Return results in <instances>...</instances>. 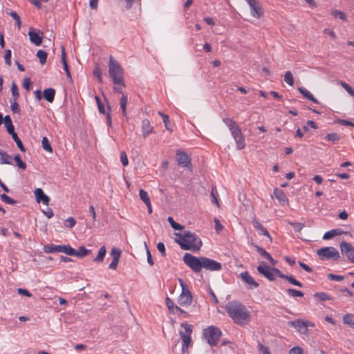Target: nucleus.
Returning a JSON list of instances; mask_svg holds the SVG:
<instances>
[{
    "label": "nucleus",
    "mask_w": 354,
    "mask_h": 354,
    "mask_svg": "<svg viewBox=\"0 0 354 354\" xmlns=\"http://www.w3.org/2000/svg\"><path fill=\"white\" fill-rule=\"evenodd\" d=\"M203 268L209 271H219L222 269V265L221 263L211 259L207 257H203Z\"/></svg>",
    "instance_id": "nucleus-11"
},
{
    "label": "nucleus",
    "mask_w": 354,
    "mask_h": 354,
    "mask_svg": "<svg viewBox=\"0 0 354 354\" xmlns=\"http://www.w3.org/2000/svg\"><path fill=\"white\" fill-rule=\"evenodd\" d=\"M158 250L161 253L163 257L166 256V250L163 243L160 242L157 245Z\"/></svg>",
    "instance_id": "nucleus-64"
},
{
    "label": "nucleus",
    "mask_w": 354,
    "mask_h": 354,
    "mask_svg": "<svg viewBox=\"0 0 354 354\" xmlns=\"http://www.w3.org/2000/svg\"><path fill=\"white\" fill-rule=\"evenodd\" d=\"M223 122L229 128L233 138H236L242 134L240 127L234 120L231 118H225Z\"/></svg>",
    "instance_id": "nucleus-12"
},
{
    "label": "nucleus",
    "mask_w": 354,
    "mask_h": 354,
    "mask_svg": "<svg viewBox=\"0 0 354 354\" xmlns=\"http://www.w3.org/2000/svg\"><path fill=\"white\" fill-rule=\"evenodd\" d=\"M167 221L174 230H183L184 227L183 225H181L180 224L175 222V221L174 220V218L171 216H169L167 218Z\"/></svg>",
    "instance_id": "nucleus-40"
},
{
    "label": "nucleus",
    "mask_w": 354,
    "mask_h": 354,
    "mask_svg": "<svg viewBox=\"0 0 354 354\" xmlns=\"http://www.w3.org/2000/svg\"><path fill=\"white\" fill-rule=\"evenodd\" d=\"M255 249L263 257L269 261L272 265L276 264V261H274V259L268 252H266V250L264 248L258 245H255Z\"/></svg>",
    "instance_id": "nucleus-25"
},
{
    "label": "nucleus",
    "mask_w": 354,
    "mask_h": 354,
    "mask_svg": "<svg viewBox=\"0 0 354 354\" xmlns=\"http://www.w3.org/2000/svg\"><path fill=\"white\" fill-rule=\"evenodd\" d=\"M343 322L354 328V315L352 314H346L343 317Z\"/></svg>",
    "instance_id": "nucleus-33"
},
{
    "label": "nucleus",
    "mask_w": 354,
    "mask_h": 354,
    "mask_svg": "<svg viewBox=\"0 0 354 354\" xmlns=\"http://www.w3.org/2000/svg\"><path fill=\"white\" fill-rule=\"evenodd\" d=\"M139 196L140 199L145 203H148L150 202V199L147 192L143 189H140L139 192Z\"/></svg>",
    "instance_id": "nucleus-48"
},
{
    "label": "nucleus",
    "mask_w": 354,
    "mask_h": 354,
    "mask_svg": "<svg viewBox=\"0 0 354 354\" xmlns=\"http://www.w3.org/2000/svg\"><path fill=\"white\" fill-rule=\"evenodd\" d=\"M41 145L43 149L48 152L53 151V148L50 146L48 139L46 137H44L41 140Z\"/></svg>",
    "instance_id": "nucleus-42"
},
{
    "label": "nucleus",
    "mask_w": 354,
    "mask_h": 354,
    "mask_svg": "<svg viewBox=\"0 0 354 354\" xmlns=\"http://www.w3.org/2000/svg\"><path fill=\"white\" fill-rule=\"evenodd\" d=\"M44 250L46 253L63 252L69 256H71V253H73L72 248L69 245H46Z\"/></svg>",
    "instance_id": "nucleus-8"
},
{
    "label": "nucleus",
    "mask_w": 354,
    "mask_h": 354,
    "mask_svg": "<svg viewBox=\"0 0 354 354\" xmlns=\"http://www.w3.org/2000/svg\"><path fill=\"white\" fill-rule=\"evenodd\" d=\"M303 348L300 346H294L289 351V354H302Z\"/></svg>",
    "instance_id": "nucleus-63"
},
{
    "label": "nucleus",
    "mask_w": 354,
    "mask_h": 354,
    "mask_svg": "<svg viewBox=\"0 0 354 354\" xmlns=\"http://www.w3.org/2000/svg\"><path fill=\"white\" fill-rule=\"evenodd\" d=\"M339 248L342 254L346 256L348 261L354 263V246L350 243L342 241Z\"/></svg>",
    "instance_id": "nucleus-9"
},
{
    "label": "nucleus",
    "mask_w": 354,
    "mask_h": 354,
    "mask_svg": "<svg viewBox=\"0 0 354 354\" xmlns=\"http://www.w3.org/2000/svg\"><path fill=\"white\" fill-rule=\"evenodd\" d=\"M0 164H12V157L1 149H0Z\"/></svg>",
    "instance_id": "nucleus-30"
},
{
    "label": "nucleus",
    "mask_w": 354,
    "mask_h": 354,
    "mask_svg": "<svg viewBox=\"0 0 354 354\" xmlns=\"http://www.w3.org/2000/svg\"><path fill=\"white\" fill-rule=\"evenodd\" d=\"M203 257H196L189 253H185L183 260L194 272L198 273L202 270Z\"/></svg>",
    "instance_id": "nucleus-5"
},
{
    "label": "nucleus",
    "mask_w": 354,
    "mask_h": 354,
    "mask_svg": "<svg viewBox=\"0 0 354 354\" xmlns=\"http://www.w3.org/2000/svg\"><path fill=\"white\" fill-rule=\"evenodd\" d=\"M10 109L14 113H19L20 112L19 105L15 100L11 102Z\"/></svg>",
    "instance_id": "nucleus-58"
},
{
    "label": "nucleus",
    "mask_w": 354,
    "mask_h": 354,
    "mask_svg": "<svg viewBox=\"0 0 354 354\" xmlns=\"http://www.w3.org/2000/svg\"><path fill=\"white\" fill-rule=\"evenodd\" d=\"M127 96L125 95H122L120 99V108L122 109V114L123 116L127 115Z\"/></svg>",
    "instance_id": "nucleus-36"
},
{
    "label": "nucleus",
    "mask_w": 354,
    "mask_h": 354,
    "mask_svg": "<svg viewBox=\"0 0 354 354\" xmlns=\"http://www.w3.org/2000/svg\"><path fill=\"white\" fill-rule=\"evenodd\" d=\"M178 303L183 306H190L192 303V295L189 289L183 290L178 297Z\"/></svg>",
    "instance_id": "nucleus-13"
},
{
    "label": "nucleus",
    "mask_w": 354,
    "mask_h": 354,
    "mask_svg": "<svg viewBox=\"0 0 354 354\" xmlns=\"http://www.w3.org/2000/svg\"><path fill=\"white\" fill-rule=\"evenodd\" d=\"M3 122L4 124L6 127L7 131L9 134H12L13 133H15V127L12 124L11 118L10 115H7L3 118Z\"/></svg>",
    "instance_id": "nucleus-29"
},
{
    "label": "nucleus",
    "mask_w": 354,
    "mask_h": 354,
    "mask_svg": "<svg viewBox=\"0 0 354 354\" xmlns=\"http://www.w3.org/2000/svg\"><path fill=\"white\" fill-rule=\"evenodd\" d=\"M181 327L184 328L185 330V334H189L191 335V333H192V326L187 324V323H182Z\"/></svg>",
    "instance_id": "nucleus-61"
},
{
    "label": "nucleus",
    "mask_w": 354,
    "mask_h": 354,
    "mask_svg": "<svg viewBox=\"0 0 354 354\" xmlns=\"http://www.w3.org/2000/svg\"><path fill=\"white\" fill-rule=\"evenodd\" d=\"M274 195L275 198L282 203L288 202V198L286 197L283 191L279 188H275L274 189Z\"/></svg>",
    "instance_id": "nucleus-27"
},
{
    "label": "nucleus",
    "mask_w": 354,
    "mask_h": 354,
    "mask_svg": "<svg viewBox=\"0 0 354 354\" xmlns=\"http://www.w3.org/2000/svg\"><path fill=\"white\" fill-rule=\"evenodd\" d=\"M62 62L63 64L64 70L65 71L67 77L68 78L71 79V73H70V71H69V68H68V64L66 62V53H65V50H64V48H62Z\"/></svg>",
    "instance_id": "nucleus-31"
},
{
    "label": "nucleus",
    "mask_w": 354,
    "mask_h": 354,
    "mask_svg": "<svg viewBox=\"0 0 354 354\" xmlns=\"http://www.w3.org/2000/svg\"><path fill=\"white\" fill-rule=\"evenodd\" d=\"M76 224V221L73 217L68 218L64 223L66 227L72 228Z\"/></svg>",
    "instance_id": "nucleus-57"
},
{
    "label": "nucleus",
    "mask_w": 354,
    "mask_h": 354,
    "mask_svg": "<svg viewBox=\"0 0 354 354\" xmlns=\"http://www.w3.org/2000/svg\"><path fill=\"white\" fill-rule=\"evenodd\" d=\"M327 278L329 279V280H333V281H342L344 279V277L342 276V275H336V274H328L327 275Z\"/></svg>",
    "instance_id": "nucleus-62"
},
{
    "label": "nucleus",
    "mask_w": 354,
    "mask_h": 354,
    "mask_svg": "<svg viewBox=\"0 0 354 354\" xmlns=\"http://www.w3.org/2000/svg\"><path fill=\"white\" fill-rule=\"evenodd\" d=\"M165 302L170 313L175 314V306L172 299L167 297L165 299Z\"/></svg>",
    "instance_id": "nucleus-51"
},
{
    "label": "nucleus",
    "mask_w": 354,
    "mask_h": 354,
    "mask_svg": "<svg viewBox=\"0 0 354 354\" xmlns=\"http://www.w3.org/2000/svg\"><path fill=\"white\" fill-rule=\"evenodd\" d=\"M286 292L288 295V296H290L291 297H304L303 292H301L300 290H297L296 289H293V288L287 289Z\"/></svg>",
    "instance_id": "nucleus-34"
},
{
    "label": "nucleus",
    "mask_w": 354,
    "mask_h": 354,
    "mask_svg": "<svg viewBox=\"0 0 354 354\" xmlns=\"http://www.w3.org/2000/svg\"><path fill=\"white\" fill-rule=\"evenodd\" d=\"M314 297L319 299L321 301H327L332 299V298L327 293L324 292H316L314 295Z\"/></svg>",
    "instance_id": "nucleus-46"
},
{
    "label": "nucleus",
    "mask_w": 354,
    "mask_h": 354,
    "mask_svg": "<svg viewBox=\"0 0 354 354\" xmlns=\"http://www.w3.org/2000/svg\"><path fill=\"white\" fill-rule=\"evenodd\" d=\"M179 334L183 342L180 354H187L188 347L192 342L191 335H189V334H185L183 331H180Z\"/></svg>",
    "instance_id": "nucleus-16"
},
{
    "label": "nucleus",
    "mask_w": 354,
    "mask_h": 354,
    "mask_svg": "<svg viewBox=\"0 0 354 354\" xmlns=\"http://www.w3.org/2000/svg\"><path fill=\"white\" fill-rule=\"evenodd\" d=\"M43 95L47 102L52 103L55 99V90L53 88H46L43 92Z\"/></svg>",
    "instance_id": "nucleus-26"
},
{
    "label": "nucleus",
    "mask_w": 354,
    "mask_h": 354,
    "mask_svg": "<svg viewBox=\"0 0 354 354\" xmlns=\"http://www.w3.org/2000/svg\"><path fill=\"white\" fill-rule=\"evenodd\" d=\"M11 50L10 49H7L4 55V59L6 64L9 66L11 65Z\"/></svg>",
    "instance_id": "nucleus-55"
},
{
    "label": "nucleus",
    "mask_w": 354,
    "mask_h": 354,
    "mask_svg": "<svg viewBox=\"0 0 354 354\" xmlns=\"http://www.w3.org/2000/svg\"><path fill=\"white\" fill-rule=\"evenodd\" d=\"M176 235L179 237L176 242L183 250L197 252L202 247L203 243L195 233L185 231L183 234L176 233Z\"/></svg>",
    "instance_id": "nucleus-2"
},
{
    "label": "nucleus",
    "mask_w": 354,
    "mask_h": 354,
    "mask_svg": "<svg viewBox=\"0 0 354 354\" xmlns=\"http://www.w3.org/2000/svg\"><path fill=\"white\" fill-rule=\"evenodd\" d=\"M298 91L307 100L314 103H318V100L306 88L304 87H300L298 88Z\"/></svg>",
    "instance_id": "nucleus-28"
},
{
    "label": "nucleus",
    "mask_w": 354,
    "mask_h": 354,
    "mask_svg": "<svg viewBox=\"0 0 354 354\" xmlns=\"http://www.w3.org/2000/svg\"><path fill=\"white\" fill-rule=\"evenodd\" d=\"M226 312L234 322L239 326L248 324L251 319L250 311L239 301H229L225 306Z\"/></svg>",
    "instance_id": "nucleus-1"
},
{
    "label": "nucleus",
    "mask_w": 354,
    "mask_h": 354,
    "mask_svg": "<svg viewBox=\"0 0 354 354\" xmlns=\"http://www.w3.org/2000/svg\"><path fill=\"white\" fill-rule=\"evenodd\" d=\"M105 255H106V248H105V246H102L99 250L97 255L94 259V261L96 262H102V261H103Z\"/></svg>",
    "instance_id": "nucleus-38"
},
{
    "label": "nucleus",
    "mask_w": 354,
    "mask_h": 354,
    "mask_svg": "<svg viewBox=\"0 0 354 354\" xmlns=\"http://www.w3.org/2000/svg\"><path fill=\"white\" fill-rule=\"evenodd\" d=\"M332 14L335 17L339 18L343 21H346L347 19L346 14L340 10H334Z\"/></svg>",
    "instance_id": "nucleus-52"
},
{
    "label": "nucleus",
    "mask_w": 354,
    "mask_h": 354,
    "mask_svg": "<svg viewBox=\"0 0 354 354\" xmlns=\"http://www.w3.org/2000/svg\"><path fill=\"white\" fill-rule=\"evenodd\" d=\"M73 253H71V256H76L79 258H83L88 255L91 250L86 249L84 246H81L78 248V250H75L72 248Z\"/></svg>",
    "instance_id": "nucleus-22"
},
{
    "label": "nucleus",
    "mask_w": 354,
    "mask_h": 354,
    "mask_svg": "<svg viewBox=\"0 0 354 354\" xmlns=\"http://www.w3.org/2000/svg\"><path fill=\"white\" fill-rule=\"evenodd\" d=\"M257 271L264 276L266 278H267L269 281H274L275 280V272L274 270L277 269V268L272 267L270 268L267 265H259L257 268Z\"/></svg>",
    "instance_id": "nucleus-10"
},
{
    "label": "nucleus",
    "mask_w": 354,
    "mask_h": 354,
    "mask_svg": "<svg viewBox=\"0 0 354 354\" xmlns=\"http://www.w3.org/2000/svg\"><path fill=\"white\" fill-rule=\"evenodd\" d=\"M339 84L351 95L354 97V89L346 82L341 81Z\"/></svg>",
    "instance_id": "nucleus-50"
},
{
    "label": "nucleus",
    "mask_w": 354,
    "mask_h": 354,
    "mask_svg": "<svg viewBox=\"0 0 354 354\" xmlns=\"http://www.w3.org/2000/svg\"><path fill=\"white\" fill-rule=\"evenodd\" d=\"M153 128L151 127L150 122L147 119H145L142 122V136L146 138L150 133L153 132Z\"/></svg>",
    "instance_id": "nucleus-21"
},
{
    "label": "nucleus",
    "mask_w": 354,
    "mask_h": 354,
    "mask_svg": "<svg viewBox=\"0 0 354 354\" xmlns=\"http://www.w3.org/2000/svg\"><path fill=\"white\" fill-rule=\"evenodd\" d=\"M1 199L6 203L9 205H15L17 203V201L13 198L9 197L6 194H2L1 195Z\"/></svg>",
    "instance_id": "nucleus-49"
},
{
    "label": "nucleus",
    "mask_w": 354,
    "mask_h": 354,
    "mask_svg": "<svg viewBox=\"0 0 354 354\" xmlns=\"http://www.w3.org/2000/svg\"><path fill=\"white\" fill-rule=\"evenodd\" d=\"M252 225H253V227L257 230H258V232L260 234L268 236L270 239H271L270 235L269 232H268V230L266 229V227H264L262 225V224L259 221H258L257 220H254L252 222Z\"/></svg>",
    "instance_id": "nucleus-23"
},
{
    "label": "nucleus",
    "mask_w": 354,
    "mask_h": 354,
    "mask_svg": "<svg viewBox=\"0 0 354 354\" xmlns=\"http://www.w3.org/2000/svg\"><path fill=\"white\" fill-rule=\"evenodd\" d=\"M28 36L31 43L35 46H40L42 43L43 32L40 30L36 31L31 28L28 32Z\"/></svg>",
    "instance_id": "nucleus-14"
},
{
    "label": "nucleus",
    "mask_w": 354,
    "mask_h": 354,
    "mask_svg": "<svg viewBox=\"0 0 354 354\" xmlns=\"http://www.w3.org/2000/svg\"><path fill=\"white\" fill-rule=\"evenodd\" d=\"M289 224L293 227L297 232H300L304 227V224L301 223L289 222Z\"/></svg>",
    "instance_id": "nucleus-54"
},
{
    "label": "nucleus",
    "mask_w": 354,
    "mask_h": 354,
    "mask_svg": "<svg viewBox=\"0 0 354 354\" xmlns=\"http://www.w3.org/2000/svg\"><path fill=\"white\" fill-rule=\"evenodd\" d=\"M289 326L293 327L301 334L308 335V326H314V324L309 321L302 319H297L295 321H290L288 322Z\"/></svg>",
    "instance_id": "nucleus-7"
},
{
    "label": "nucleus",
    "mask_w": 354,
    "mask_h": 354,
    "mask_svg": "<svg viewBox=\"0 0 354 354\" xmlns=\"http://www.w3.org/2000/svg\"><path fill=\"white\" fill-rule=\"evenodd\" d=\"M325 139L328 141H331L333 142H335L339 141L340 139V137L336 133H328L326 136Z\"/></svg>",
    "instance_id": "nucleus-45"
},
{
    "label": "nucleus",
    "mask_w": 354,
    "mask_h": 354,
    "mask_svg": "<svg viewBox=\"0 0 354 354\" xmlns=\"http://www.w3.org/2000/svg\"><path fill=\"white\" fill-rule=\"evenodd\" d=\"M317 255L321 260H337L340 256L337 250L333 247H325L317 250Z\"/></svg>",
    "instance_id": "nucleus-6"
},
{
    "label": "nucleus",
    "mask_w": 354,
    "mask_h": 354,
    "mask_svg": "<svg viewBox=\"0 0 354 354\" xmlns=\"http://www.w3.org/2000/svg\"><path fill=\"white\" fill-rule=\"evenodd\" d=\"M346 233V232H344L342 230L339 228L333 229L326 232L323 236V239L328 240L335 237V236L341 235Z\"/></svg>",
    "instance_id": "nucleus-24"
},
{
    "label": "nucleus",
    "mask_w": 354,
    "mask_h": 354,
    "mask_svg": "<svg viewBox=\"0 0 354 354\" xmlns=\"http://www.w3.org/2000/svg\"><path fill=\"white\" fill-rule=\"evenodd\" d=\"M240 277L245 283L249 285L250 289L256 288L259 286V284L247 271L241 272L240 274Z\"/></svg>",
    "instance_id": "nucleus-18"
},
{
    "label": "nucleus",
    "mask_w": 354,
    "mask_h": 354,
    "mask_svg": "<svg viewBox=\"0 0 354 354\" xmlns=\"http://www.w3.org/2000/svg\"><path fill=\"white\" fill-rule=\"evenodd\" d=\"M109 75L115 85L124 86V70L120 63L110 56L109 63Z\"/></svg>",
    "instance_id": "nucleus-3"
},
{
    "label": "nucleus",
    "mask_w": 354,
    "mask_h": 354,
    "mask_svg": "<svg viewBox=\"0 0 354 354\" xmlns=\"http://www.w3.org/2000/svg\"><path fill=\"white\" fill-rule=\"evenodd\" d=\"M284 81L289 84L292 86L294 84V77L290 71H286L284 75Z\"/></svg>",
    "instance_id": "nucleus-44"
},
{
    "label": "nucleus",
    "mask_w": 354,
    "mask_h": 354,
    "mask_svg": "<svg viewBox=\"0 0 354 354\" xmlns=\"http://www.w3.org/2000/svg\"><path fill=\"white\" fill-rule=\"evenodd\" d=\"M274 272L277 276L288 281L290 283L300 288L303 287V284L300 281H297L294 276L284 274L279 269H275Z\"/></svg>",
    "instance_id": "nucleus-17"
},
{
    "label": "nucleus",
    "mask_w": 354,
    "mask_h": 354,
    "mask_svg": "<svg viewBox=\"0 0 354 354\" xmlns=\"http://www.w3.org/2000/svg\"><path fill=\"white\" fill-rule=\"evenodd\" d=\"M11 93H12V95L14 98V100L17 101L19 97V93L18 91L17 85L15 84V82H12V83Z\"/></svg>",
    "instance_id": "nucleus-43"
},
{
    "label": "nucleus",
    "mask_w": 354,
    "mask_h": 354,
    "mask_svg": "<svg viewBox=\"0 0 354 354\" xmlns=\"http://www.w3.org/2000/svg\"><path fill=\"white\" fill-rule=\"evenodd\" d=\"M258 349L262 354H270V349L268 346L263 345L261 343L258 344Z\"/></svg>",
    "instance_id": "nucleus-56"
},
{
    "label": "nucleus",
    "mask_w": 354,
    "mask_h": 354,
    "mask_svg": "<svg viewBox=\"0 0 354 354\" xmlns=\"http://www.w3.org/2000/svg\"><path fill=\"white\" fill-rule=\"evenodd\" d=\"M159 114L161 115L162 118V120H163V122H164V124H165V128L169 131H172V126L171 124V122L169 121V118L167 115L165 114V113H160L159 112Z\"/></svg>",
    "instance_id": "nucleus-35"
},
{
    "label": "nucleus",
    "mask_w": 354,
    "mask_h": 354,
    "mask_svg": "<svg viewBox=\"0 0 354 354\" xmlns=\"http://www.w3.org/2000/svg\"><path fill=\"white\" fill-rule=\"evenodd\" d=\"M249 6L250 8V14L253 17L258 19L263 15V10L261 8L259 2H258L257 1H254L252 3H250Z\"/></svg>",
    "instance_id": "nucleus-19"
},
{
    "label": "nucleus",
    "mask_w": 354,
    "mask_h": 354,
    "mask_svg": "<svg viewBox=\"0 0 354 354\" xmlns=\"http://www.w3.org/2000/svg\"><path fill=\"white\" fill-rule=\"evenodd\" d=\"M14 141L16 142L17 146L20 149L21 151L25 152L26 148L24 147L21 140L19 138L17 134L16 133H13L10 134Z\"/></svg>",
    "instance_id": "nucleus-32"
},
{
    "label": "nucleus",
    "mask_w": 354,
    "mask_h": 354,
    "mask_svg": "<svg viewBox=\"0 0 354 354\" xmlns=\"http://www.w3.org/2000/svg\"><path fill=\"white\" fill-rule=\"evenodd\" d=\"M234 140L236 142L237 149L241 150L245 147V143L243 133L241 136L236 137V138H234Z\"/></svg>",
    "instance_id": "nucleus-37"
},
{
    "label": "nucleus",
    "mask_w": 354,
    "mask_h": 354,
    "mask_svg": "<svg viewBox=\"0 0 354 354\" xmlns=\"http://www.w3.org/2000/svg\"><path fill=\"white\" fill-rule=\"evenodd\" d=\"M203 335L207 343L212 346H216L222 335L221 330L216 326H210L203 330Z\"/></svg>",
    "instance_id": "nucleus-4"
},
{
    "label": "nucleus",
    "mask_w": 354,
    "mask_h": 354,
    "mask_svg": "<svg viewBox=\"0 0 354 354\" xmlns=\"http://www.w3.org/2000/svg\"><path fill=\"white\" fill-rule=\"evenodd\" d=\"M178 164L183 167H187L191 164V159L186 153L180 150L176 151Z\"/></svg>",
    "instance_id": "nucleus-15"
},
{
    "label": "nucleus",
    "mask_w": 354,
    "mask_h": 354,
    "mask_svg": "<svg viewBox=\"0 0 354 354\" xmlns=\"http://www.w3.org/2000/svg\"><path fill=\"white\" fill-rule=\"evenodd\" d=\"M175 313H177L178 315H182L185 318L189 316V314L186 311H185L178 306H175Z\"/></svg>",
    "instance_id": "nucleus-59"
},
{
    "label": "nucleus",
    "mask_w": 354,
    "mask_h": 354,
    "mask_svg": "<svg viewBox=\"0 0 354 354\" xmlns=\"http://www.w3.org/2000/svg\"><path fill=\"white\" fill-rule=\"evenodd\" d=\"M8 15L15 21L18 29H20L21 27V23L19 15L15 11H11Z\"/></svg>",
    "instance_id": "nucleus-41"
},
{
    "label": "nucleus",
    "mask_w": 354,
    "mask_h": 354,
    "mask_svg": "<svg viewBox=\"0 0 354 354\" xmlns=\"http://www.w3.org/2000/svg\"><path fill=\"white\" fill-rule=\"evenodd\" d=\"M14 160L16 162L17 165L19 167V168L24 170L26 169V164L21 160L20 156L19 154L15 156Z\"/></svg>",
    "instance_id": "nucleus-47"
},
{
    "label": "nucleus",
    "mask_w": 354,
    "mask_h": 354,
    "mask_svg": "<svg viewBox=\"0 0 354 354\" xmlns=\"http://www.w3.org/2000/svg\"><path fill=\"white\" fill-rule=\"evenodd\" d=\"M121 253H122L121 250H120L119 248H112V250L111 251V255L113 257V259L115 258L116 259H119V260H120V258L121 256Z\"/></svg>",
    "instance_id": "nucleus-53"
},
{
    "label": "nucleus",
    "mask_w": 354,
    "mask_h": 354,
    "mask_svg": "<svg viewBox=\"0 0 354 354\" xmlns=\"http://www.w3.org/2000/svg\"><path fill=\"white\" fill-rule=\"evenodd\" d=\"M36 55L38 57V59H39V62L41 64L43 65L46 62L48 54L46 51H44L43 50H39L37 52Z\"/></svg>",
    "instance_id": "nucleus-39"
},
{
    "label": "nucleus",
    "mask_w": 354,
    "mask_h": 354,
    "mask_svg": "<svg viewBox=\"0 0 354 354\" xmlns=\"http://www.w3.org/2000/svg\"><path fill=\"white\" fill-rule=\"evenodd\" d=\"M35 196L36 201L39 203L42 202L44 204L48 205L50 201V198L45 194L44 191L41 188H37L35 190Z\"/></svg>",
    "instance_id": "nucleus-20"
},
{
    "label": "nucleus",
    "mask_w": 354,
    "mask_h": 354,
    "mask_svg": "<svg viewBox=\"0 0 354 354\" xmlns=\"http://www.w3.org/2000/svg\"><path fill=\"white\" fill-rule=\"evenodd\" d=\"M120 160L123 166H127L129 164L127 155L124 151L120 153Z\"/></svg>",
    "instance_id": "nucleus-60"
}]
</instances>
